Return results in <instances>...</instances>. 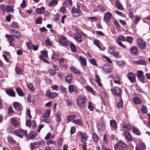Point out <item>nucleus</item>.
<instances>
[{
    "label": "nucleus",
    "instance_id": "f257e3e1",
    "mask_svg": "<svg viewBox=\"0 0 150 150\" xmlns=\"http://www.w3.org/2000/svg\"><path fill=\"white\" fill-rule=\"evenodd\" d=\"M86 99L87 98L85 96L81 95L78 96L77 99L78 105L81 108H84L86 101Z\"/></svg>",
    "mask_w": 150,
    "mask_h": 150
},
{
    "label": "nucleus",
    "instance_id": "f03ea898",
    "mask_svg": "<svg viewBox=\"0 0 150 150\" xmlns=\"http://www.w3.org/2000/svg\"><path fill=\"white\" fill-rule=\"evenodd\" d=\"M127 146V144L122 141L120 140L114 146L115 150H121Z\"/></svg>",
    "mask_w": 150,
    "mask_h": 150
},
{
    "label": "nucleus",
    "instance_id": "7ed1b4c3",
    "mask_svg": "<svg viewBox=\"0 0 150 150\" xmlns=\"http://www.w3.org/2000/svg\"><path fill=\"white\" fill-rule=\"evenodd\" d=\"M110 90L112 93L115 95L119 97L121 96L122 91L119 87H113Z\"/></svg>",
    "mask_w": 150,
    "mask_h": 150
},
{
    "label": "nucleus",
    "instance_id": "20e7f679",
    "mask_svg": "<svg viewBox=\"0 0 150 150\" xmlns=\"http://www.w3.org/2000/svg\"><path fill=\"white\" fill-rule=\"evenodd\" d=\"M58 39L59 42L61 45H69L68 41L65 36L59 35L58 37Z\"/></svg>",
    "mask_w": 150,
    "mask_h": 150
},
{
    "label": "nucleus",
    "instance_id": "39448f33",
    "mask_svg": "<svg viewBox=\"0 0 150 150\" xmlns=\"http://www.w3.org/2000/svg\"><path fill=\"white\" fill-rule=\"evenodd\" d=\"M79 134L82 136L81 139V142H83L82 146L83 150H86V143L85 142L87 140L88 137L86 134H83L81 132H79Z\"/></svg>",
    "mask_w": 150,
    "mask_h": 150
},
{
    "label": "nucleus",
    "instance_id": "423d86ee",
    "mask_svg": "<svg viewBox=\"0 0 150 150\" xmlns=\"http://www.w3.org/2000/svg\"><path fill=\"white\" fill-rule=\"evenodd\" d=\"M137 45L141 49H144L146 48V43L142 39L139 38L137 39Z\"/></svg>",
    "mask_w": 150,
    "mask_h": 150
},
{
    "label": "nucleus",
    "instance_id": "0eeeda50",
    "mask_svg": "<svg viewBox=\"0 0 150 150\" xmlns=\"http://www.w3.org/2000/svg\"><path fill=\"white\" fill-rule=\"evenodd\" d=\"M14 132L17 136L21 138H22L24 135H25L27 134L26 130L22 129L15 130L14 131Z\"/></svg>",
    "mask_w": 150,
    "mask_h": 150
},
{
    "label": "nucleus",
    "instance_id": "6e6552de",
    "mask_svg": "<svg viewBox=\"0 0 150 150\" xmlns=\"http://www.w3.org/2000/svg\"><path fill=\"white\" fill-rule=\"evenodd\" d=\"M73 16L74 17H78L81 16V12L79 8H77L74 6L72 9Z\"/></svg>",
    "mask_w": 150,
    "mask_h": 150
},
{
    "label": "nucleus",
    "instance_id": "1a4fd4ad",
    "mask_svg": "<svg viewBox=\"0 0 150 150\" xmlns=\"http://www.w3.org/2000/svg\"><path fill=\"white\" fill-rule=\"evenodd\" d=\"M127 77L129 80L132 83H134L135 82V75L132 72L128 73Z\"/></svg>",
    "mask_w": 150,
    "mask_h": 150
},
{
    "label": "nucleus",
    "instance_id": "9d476101",
    "mask_svg": "<svg viewBox=\"0 0 150 150\" xmlns=\"http://www.w3.org/2000/svg\"><path fill=\"white\" fill-rule=\"evenodd\" d=\"M129 53L132 55L137 56L138 53L137 47L135 46L132 47L130 50Z\"/></svg>",
    "mask_w": 150,
    "mask_h": 150
},
{
    "label": "nucleus",
    "instance_id": "9b49d317",
    "mask_svg": "<svg viewBox=\"0 0 150 150\" xmlns=\"http://www.w3.org/2000/svg\"><path fill=\"white\" fill-rule=\"evenodd\" d=\"M124 135L126 139L128 141H131L132 140V138L129 130H126L124 132Z\"/></svg>",
    "mask_w": 150,
    "mask_h": 150
},
{
    "label": "nucleus",
    "instance_id": "f8f14e48",
    "mask_svg": "<svg viewBox=\"0 0 150 150\" xmlns=\"http://www.w3.org/2000/svg\"><path fill=\"white\" fill-rule=\"evenodd\" d=\"M102 69L104 72L106 73H109L112 71L109 65L108 64L104 65L102 67Z\"/></svg>",
    "mask_w": 150,
    "mask_h": 150
},
{
    "label": "nucleus",
    "instance_id": "ddd939ff",
    "mask_svg": "<svg viewBox=\"0 0 150 150\" xmlns=\"http://www.w3.org/2000/svg\"><path fill=\"white\" fill-rule=\"evenodd\" d=\"M133 63L134 64H136L138 65H146L147 64V62L145 60L142 59H139L138 60L134 61Z\"/></svg>",
    "mask_w": 150,
    "mask_h": 150
},
{
    "label": "nucleus",
    "instance_id": "4468645a",
    "mask_svg": "<svg viewBox=\"0 0 150 150\" xmlns=\"http://www.w3.org/2000/svg\"><path fill=\"white\" fill-rule=\"evenodd\" d=\"M74 38L77 42H82V40L81 33H76L74 34Z\"/></svg>",
    "mask_w": 150,
    "mask_h": 150
},
{
    "label": "nucleus",
    "instance_id": "2eb2a0df",
    "mask_svg": "<svg viewBox=\"0 0 150 150\" xmlns=\"http://www.w3.org/2000/svg\"><path fill=\"white\" fill-rule=\"evenodd\" d=\"M112 16L111 13L110 12H107L105 14L104 16V20L106 22H109Z\"/></svg>",
    "mask_w": 150,
    "mask_h": 150
},
{
    "label": "nucleus",
    "instance_id": "dca6fc26",
    "mask_svg": "<svg viewBox=\"0 0 150 150\" xmlns=\"http://www.w3.org/2000/svg\"><path fill=\"white\" fill-rule=\"evenodd\" d=\"M57 93H51L50 91H47L46 94V96H48L51 98H55L57 96Z\"/></svg>",
    "mask_w": 150,
    "mask_h": 150
},
{
    "label": "nucleus",
    "instance_id": "f3484780",
    "mask_svg": "<svg viewBox=\"0 0 150 150\" xmlns=\"http://www.w3.org/2000/svg\"><path fill=\"white\" fill-rule=\"evenodd\" d=\"M2 8L4 11H6L7 12L11 11L13 10V7L4 5L2 6Z\"/></svg>",
    "mask_w": 150,
    "mask_h": 150
},
{
    "label": "nucleus",
    "instance_id": "a211bd4d",
    "mask_svg": "<svg viewBox=\"0 0 150 150\" xmlns=\"http://www.w3.org/2000/svg\"><path fill=\"white\" fill-rule=\"evenodd\" d=\"M37 133L35 131L31 132L28 135L27 138L28 139H33L37 136Z\"/></svg>",
    "mask_w": 150,
    "mask_h": 150
},
{
    "label": "nucleus",
    "instance_id": "6ab92c4d",
    "mask_svg": "<svg viewBox=\"0 0 150 150\" xmlns=\"http://www.w3.org/2000/svg\"><path fill=\"white\" fill-rule=\"evenodd\" d=\"M146 146L143 143H140L139 145H137L136 147V150H145Z\"/></svg>",
    "mask_w": 150,
    "mask_h": 150
},
{
    "label": "nucleus",
    "instance_id": "aec40b11",
    "mask_svg": "<svg viewBox=\"0 0 150 150\" xmlns=\"http://www.w3.org/2000/svg\"><path fill=\"white\" fill-rule=\"evenodd\" d=\"M5 91L6 94L9 96L12 97L15 96V92L12 89H7Z\"/></svg>",
    "mask_w": 150,
    "mask_h": 150
},
{
    "label": "nucleus",
    "instance_id": "412c9836",
    "mask_svg": "<svg viewBox=\"0 0 150 150\" xmlns=\"http://www.w3.org/2000/svg\"><path fill=\"white\" fill-rule=\"evenodd\" d=\"M40 144V142H37L31 143L30 144V149L32 150H33L35 148L38 147Z\"/></svg>",
    "mask_w": 150,
    "mask_h": 150
},
{
    "label": "nucleus",
    "instance_id": "4be33fe9",
    "mask_svg": "<svg viewBox=\"0 0 150 150\" xmlns=\"http://www.w3.org/2000/svg\"><path fill=\"white\" fill-rule=\"evenodd\" d=\"M10 32L11 33V34H17V35H14V36L16 38H19L20 37V33L18 32L17 30L14 29H12L11 30H10Z\"/></svg>",
    "mask_w": 150,
    "mask_h": 150
},
{
    "label": "nucleus",
    "instance_id": "5701e85b",
    "mask_svg": "<svg viewBox=\"0 0 150 150\" xmlns=\"http://www.w3.org/2000/svg\"><path fill=\"white\" fill-rule=\"evenodd\" d=\"M73 76L71 74H69L66 77L65 79L66 81L68 83H71L72 79Z\"/></svg>",
    "mask_w": 150,
    "mask_h": 150
},
{
    "label": "nucleus",
    "instance_id": "b1692460",
    "mask_svg": "<svg viewBox=\"0 0 150 150\" xmlns=\"http://www.w3.org/2000/svg\"><path fill=\"white\" fill-rule=\"evenodd\" d=\"M105 128V125L103 123H100L98 125V129L100 132H102L104 130Z\"/></svg>",
    "mask_w": 150,
    "mask_h": 150
},
{
    "label": "nucleus",
    "instance_id": "393cba45",
    "mask_svg": "<svg viewBox=\"0 0 150 150\" xmlns=\"http://www.w3.org/2000/svg\"><path fill=\"white\" fill-rule=\"evenodd\" d=\"M13 105L15 109L17 110H19L21 109V104L17 102H14Z\"/></svg>",
    "mask_w": 150,
    "mask_h": 150
},
{
    "label": "nucleus",
    "instance_id": "a878e982",
    "mask_svg": "<svg viewBox=\"0 0 150 150\" xmlns=\"http://www.w3.org/2000/svg\"><path fill=\"white\" fill-rule=\"evenodd\" d=\"M133 101L135 104H139L141 103V99L137 97H134L132 98Z\"/></svg>",
    "mask_w": 150,
    "mask_h": 150
},
{
    "label": "nucleus",
    "instance_id": "bb28decb",
    "mask_svg": "<svg viewBox=\"0 0 150 150\" xmlns=\"http://www.w3.org/2000/svg\"><path fill=\"white\" fill-rule=\"evenodd\" d=\"M116 42H121V41H125V38L122 35H119L116 38Z\"/></svg>",
    "mask_w": 150,
    "mask_h": 150
},
{
    "label": "nucleus",
    "instance_id": "cd10ccee",
    "mask_svg": "<svg viewBox=\"0 0 150 150\" xmlns=\"http://www.w3.org/2000/svg\"><path fill=\"white\" fill-rule=\"evenodd\" d=\"M96 82L100 86H102V84L100 82V76L98 75H96L95 76Z\"/></svg>",
    "mask_w": 150,
    "mask_h": 150
},
{
    "label": "nucleus",
    "instance_id": "c85d7f7f",
    "mask_svg": "<svg viewBox=\"0 0 150 150\" xmlns=\"http://www.w3.org/2000/svg\"><path fill=\"white\" fill-rule=\"evenodd\" d=\"M70 47L72 52L75 53L76 52V49L75 45L71 42L70 43Z\"/></svg>",
    "mask_w": 150,
    "mask_h": 150
},
{
    "label": "nucleus",
    "instance_id": "c756f323",
    "mask_svg": "<svg viewBox=\"0 0 150 150\" xmlns=\"http://www.w3.org/2000/svg\"><path fill=\"white\" fill-rule=\"evenodd\" d=\"M11 121L12 124L14 127H18L19 124L18 121L16 119L12 118L11 119Z\"/></svg>",
    "mask_w": 150,
    "mask_h": 150
},
{
    "label": "nucleus",
    "instance_id": "7c9ffc66",
    "mask_svg": "<svg viewBox=\"0 0 150 150\" xmlns=\"http://www.w3.org/2000/svg\"><path fill=\"white\" fill-rule=\"evenodd\" d=\"M79 58L80 60L81 64H82L83 66H85L86 64V59L81 56L79 57Z\"/></svg>",
    "mask_w": 150,
    "mask_h": 150
},
{
    "label": "nucleus",
    "instance_id": "2f4dec72",
    "mask_svg": "<svg viewBox=\"0 0 150 150\" xmlns=\"http://www.w3.org/2000/svg\"><path fill=\"white\" fill-rule=\"evenodd\" d=\"M86 90L90 92L93 95H95V92L94 91L93 89L90 86L88 85H87L86 86Z\"/></svg>",
    "mask_w": 150,
    "mask_h": 150
},
{
    "label": "nucleus",
    "instance_id": "473e14b6",
    "mask_svg": "<svg viewBox=\"0 0 150 150\" xmlns=\"http://www.w3.org/2000/svg\"><path fill=\"white\" fill-rule=\"evenodd\" d=\"M73 122L80 126L82 125H83V122L80 119H78L76 120H74L73 121Z\"/></svg>",
    "mask_w": 150,
    "mask_h": 150
},
{
    "label": "nucleus",
    "instance_id": "72a5a7b5",
    "mask_svg": "<svg viewBox=\"0 0 150 150\" xmlns=\"http://www.w3.org/2000/svg\"><path fill=\"white\" fill-rule=\"evenodd\" d=\"M16 90L18 95L20 96H23L24 95L23 92L22 90L19 88H17Z\"/></svg>",
    "mask_w": 150,
    "mask_h": 150
},
{
    "label": "nucleus",
    "instance_id": "f704fd0d",
    "mask_svg": "<svg viewBox=\"0 0 150 150\" xmlns=\"http://www.w3.org/2000/svg\"><path fill=\"white\" fill-rule=\"evenodd\" d=\"M115 4L118 9L121 10H122L123 9V8L122 5L120 4L119 1H117L115 2Z\"/></svg>",
    "mask_w": 150,
    "mask_h": 150
},
{
    "label": "nucleus",
    "instance_id": "c9c22d12",
    "mask_svg": "<svg viewBox=\"0 0 150 150\" xmlns=\"http://www.w3.org/2000/svg\"><path fill=\"white\" fill-rule=\"evenodd\" d=\"M110 124L113 128L114 129L117 128V125L115 120H111L110 121Z\"/></svg>",
    "mask_w": 150,
    "mask_h": 150
},
{
    "label": "nucleus",
    "instance_id": "e433bc0d",
    "mask_svg": "<svg viewBox=\"0 0 150 150\" xmlns=\"http://www.w3.org/2000/svg\"><path fill=\"white\" fill-rule=\"evenodd\" d=\"M45 11V8L43 7L38 8L37 9V12L39 14H42L44 13Z\"/></svg>",
    "mask_w": 150,
    "mask_h": 150
},
{
    "label": "nucleus",
    "instance_id": "4c0bfd02",
    "mask_svg": "<svg viewBox=\"0 0 150 150\" xmlns=\"http://www.w3.org/2000/svg\"><path fill=\"white\" fill-rule=\"evenodd\" d=\"M75 88L74 86L70 85L68 86V91L70 93H72L74 91Z\"/></svg>",
    "mask_w": 150,
    "mask_h": 150
},
{
    "label": "nucleus",
    "instance_id": "58836bf2",
    "mask_svg": "<svg viewBox=\"0 0 150 150\" xmlns=\"http://www.w3.org/2000/svg\"><path fill=\"white\" fill-rule=\"evenodd\" d=\"M132 130L134 133L136 134L139 135L140 134L139 131L137 128H135L134 127H132Z\"/></svg>",
    "mask_w": 150,
    "mask_h": 150
},
{
    "label": "nucleus",
    "instance_id": "ea45409f",
    "mask_svg": "<svg viewBox=\"0 0 150 150\" xmlns=\"http://www.w3.org/2000/svg\"><path fill=\"white\" fill-rule=\"evenodd\" d=\"M11 26L15 29H17L19 27V24L16 22L13 21L11 23Z\"/></svg>",
    "mask_w": 150,
    "mask_h": 150
},
{
    "label": "nucleus",
    "instance_id": "a19ab883",
    "mask_svg": "<svg viewBox=\"0 0 150 150\" xmlns=\"http://www.w3.org/2000/svg\"><path fill=\"white\" fill-rule=\"evenodd\" d=\"M6 37L8 39L10 43L12 42L14 40V38L13 37L9 35H6Z\"/></svg>",
    "mask_w": 150,
    "mask_h": 150
},
{
    "label": "nucleus",
    "instance_id": "79ce46f5",
    "mask_svg": "<svg viewBox=\"0 0 150 150\" xmlns=\"http://www.w3.org/2000/svg\"><path fill=\"white\" fill-rule=\"evenodd\" d=\"M59 56L56 54L53 53L52 57L51 59L54 62H56L58 59Z\"/></svg>",
    "mask_w": 150,
    "mask_h": 150
},
{
    "label": "nucleus",
    "instance_id": "37998d69",
    "mask_svg": "<svg viewBox=\"0 0 150 150\" xmlns=\"http://www.w3.org/2000/svg\"><path fill=\"white\" fill-rule=\"evenodd\" d=\"M71 70L75 73L79 74H81V72L79 70L73 67H71Z\"/></svg>",
    "mask_w": 150,
    "mask_h": 150
},
{
    "label": "nucleus",
    "instance_id": "c03bdc74",
    "mask_svg": "<svg viewBox=\"0 0 150 150\" xmlns=\"http://www.w3.org/2000/svg\"><path fill=\"white\" fill-rule=\"evenodd\" d=\"M15 71L17 74L21 75L22 73V71L21 69L18 67H16L15 68Z\"/></svg>",
    "mask_w": 150,
    "mask_h": 150
},
{
    "label": "nucleus",
    "instance_id": "a18cd8bd",
    "mask_svg": "<svg viewBox=\"0 0 150 150\" xmlns=\"http://www.w3.org/2000/svg\"><path fill=\"white\" fill-rule=\"evenodd\" d=\"M58 3L57 0H52L50 3L48 4V5L50 6H52L53 5H57Z\"/></svg>",
    "mask_w": 150,
    "mask_h": 150
},
{
    "label": "nucleus",
    "instance_id": "49530a36",
    "mask_svg": "<svg viewBox=\"0 0 150 150\" xmlns=\"http://www.w3.org/2000/svg\"><path fill=\"white\" fill-rule=\"evenodd\" d=\"M112 54L117 59H118L120 57V56L119 55V53L118 52H114Z\"/></svg>",
    "mask_w": 150,
    "mask_h": 150
},
{
    "label": "nucleus",
    "instance_id": "de8ad7c7",
    "mask_svg": "<svg viewBox=\"0 0 150 150\" xmlns=\"http://www.w3.org/2000/svg\"><path fill=\"white\" fill-rule=\"evenodd\" d=\"M126 40L125 39V41L128 42L131 44L133 40V38L130 36H127L126 38Z\"/></svg>",
    "mask_w": 150,
    "mask_h": 150
},
{
    "label": "nucleus",
    "instance_id": "09e8293b",
    "mask_svg": "<svg viewBox=\"0 0 150 150\" xmlns=\"http://www.w3.org/2000/svg\"><path fill=\"white\" fill-rule=\"evenodd\" d=\"M122 128L123 129H126V130H131V126L129 125H123V126H122Z\"/></svg>",
    "mask_w": 150,
    "mask_h": 150
},
{
    "label": "nucleus",
    "instance_id": "8fccbe9b",
    "mask_svg": "<svg viewBox=\"0 0 150 150\" xmlns=\"http://www.w3.org/2000/svg\"><path fill=\"white\" fill-rule=\"evenodd\" d=\"M98 9L96 10L95 9L94 10V12L96 11H97L100 10L101 11H105V9L103 7H102L101 6H97Z\"/></svg>",
    "mask_w": 150,
    "mask_h": 150
},
{
    "label": "nucleus",
    "instance_id": "3c124183",
    "mask_svg": "<svg viewBox=\"0 0 150 150\" xmlns=\"http://www.w3.org/2000/svg\"><path fill=\"white\" fill-rule=\"evenodd\" d=\"M93 138L94 141L95 142H97L98 140V137L96 133L93 134Z\"/></svg>",
    "mask_w": 150,
    "mask_h": 150
},
{
    "label": "nucleus",
    "instance_id": "603ef678",
    "mask_svg": "<svg viewBox=\"0 0 150 150\" xmlns=\"http://www.w3.org/2000/svg\"><path fill=\"white\" fill-rule=\"evenodd\" d=\"M141 111L142 112H147V108L146 106L144 105L142 106L141 109Z\"/></svg>",
    "mask_w": 150,
    "mask_h": 150
},
{
    "label": "nucleus",
    "instance_id": "864d4df0",
    "mask_svg": "<svg viewBox=\"0 0 150 150\" xmlns=\"http://www.w3.org/2000/svg\"><path fill=\"white\" fill-rule=\"evenodd\" d=\"M42 18L40 17L37 18L35 21V23L37 24H40L42 22Z\"/></svg>",
    "mask_w": 150,
    "mask_h": 150
},
{
    "label": "nucleus",
    "instance_id": "5fc2aeb1",
    "mask_svg": "<svg viewBox=\"0 0 150 150\" xmlns=\"http://www.w3.org/2000/svg\"><path fill=\"white\" fill-rule=\"evenodd\" d=\"M66 101L67 103V105L69 106H71L73 103L72 101L70 99L66 100Z\"/></svg>",
    "mask_w": 150,
    "mask_h": 150
},
{
    "label": "nucleus",
    "instance_id": "6e6d98bb",
    "mask_svg": "<svg viewBox=\"0 0 150 150\" xmlns=\"http://www.w3.org/2000/svg\"><path fill=\"white\" fill-rule=\"evenodd\" d=\"M27 86L29 88L31 91H33L34 90V88L33 87L32 84L31 83H27Z\"/></svg>",
    "mask_w": 150,
    "mask_h": 150
},
{
    "label": "nucleus",
    "instance_id": "4d7b16f0",
    "mask_svg": "<svg viewBox=\"0 0 150 150\" xmlns=\"http://www.w3.org/2000/svg\"><path fill=\"white\" fill-rule=\"evenodd\" d=\"M41 54L42 56L43 57L45 58H47L48 57L47 54V52L46 51H41Z\"/></svg>",
    "mask_w": 150,
    "mask_h": 150
},
{
    "label": "nucleus",
    "instance_id": "13d9d810",
    "mask_svg": "<svg viewBox=\"0 0 150 150\" xmlns=\"http://www.w3.org/2000/svg\"><path fill=\"white\" fill-rule=\"evenodd\" d=\"M114 48L112 47H109L108 48V52L110 54H112L114 52Z\"/></svg>",
    "mask_w": 150,
    "mask_h": 150
},
{
    "label": "nucleus",
    "instance_id": "bf43d9fd",
    "mask_svg": "<svg viewBox=\"0 0 150 150\" xmlns=\"http://www.w3.org/2000/svg\"><path fill=\"white\" fill-rule=\"evenodd\" d=\"M88 109L91 111H92L93 110V107L92 103L91 102L89 101L88 103Z\"/></svg>",
    "mask_w": 150,
    "mask_h": 150
},
{
    "label": "nucleus",
    "instance_id": "052dcab7",
    "mask_svg": "<svg viewBox=\"0 0 150 150\" xmlns=\"http://www.w3.org/2000/svg\"><path fill=\"white\" fill-rule=\"evenodd\" d=\"M45 43L46 45L50 46L52 44V43L50 41V40L48 38H47L45 40Z\"/></svg>",
    "mask_w": 150,
    "mask_h": 150
},
{
    "label": "nucleus",
    "instance_id": "680f3d73",
    "mask_svg": "<svg viewBox=\"0 0 150 150\" xmlns=\"http://www.w3.org/2000/svg\"><path fill=\"white\" fill-rule=\"evenodd\" d=\"M93 43L97 46L99 49L100 48V47L99 45V41L97 40H95L93 41Z\"/></svg>",
    "mask_w": 150,
    "mask_h": 150
},
{
    "label": "nucleus",
    "instance_id": "e2e57ef3",
    "mask_svg": "<svg viewBox=\"0 0 150 150\" xmlns=\"http://www.w3.org/2000/svg\"><path fill=\"white\" fill-rule=\"evenodd\" d=\"M137 77L138 78V79L140 80L143 83H144V82L143 81V80L145 79V77L144 75H143L142 76H139Z\"/></svg>",
    "mask_w": 150,
    "mask_h": 150
},
{
    "label": "nucleus",
    "instance_id": "0e129e2a",
    "mask_svg": "<svg viewBox=\"0 0 150 150\" xmlns=\"http://www.w3.org/2000/svg\"><path fill=\"white\" fill-rule=\"evenodd\" d=\"M60 11L62 13L64 14L66 12V9L64 7H61L60 9Z\"/></svg>",
    "mask_w": 150,
    "mask_h": 150
},
{
    "label": "nucleus",
    "instance_id": "69168bd1",
    "mask_svg": "<svg viewBox=\"0 0 150 150\" xmlns=\"http://www.w3.org/2000/svg\"><path fill=\"white\" fill-rule=\"evenodd\" d=\"M26 125L29 127H30L31 126V120H28L26 121Z\"/></svg>",
    "mask_w": 150,
    "mask_h": 150
},
{
    "label": "nucleus",
    "instance_id": "338daca9",
    "mask_svg": "<svg viewBox=\"0 0 150 150\" xmlns=\"http://www.w3.org/2000/svg\"><path fill=\"white\" fill-rule=\"evenodd\" d=\"M31 42L30 41H29L26 43V45L28 48L29 49H31L32 48V46L31 45Z\"/></svg>",
    "mask_w": 150,
    "mask_h": 150
},
{
    "label": "nucleus",
    "instance_id": "774afa93",
    "mask_svg": "<svg viewBox=\"0 0 150 150\" xmlns=\"http://www.w3.org/2000/svg\"><path fill=\"white\" fill-rule=\"evenodd\" d=\"M114 23L116 28L118 29L120 28V25L117 21H114Z\"/></svg>",
    "mask_w": 150,
    "mask_h": 150
}]
</instances>
